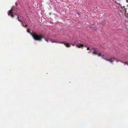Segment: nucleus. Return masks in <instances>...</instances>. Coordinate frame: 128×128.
Instances as JSON below:
<instances>
[{"instance_id": "nucleus-14", "label": "nucleus", "mask_w": 128, "mask_h": 128, "mask_svg": "<svg viewBox=\"0 0 128 128\" xmlns=\"http://www.w3.org/2000/svg\"><path fill=\"white\" fill-rule=\"evenodd\" d=\"M116 62H118V60H116Z\"/></svg>"}, {"instance_id": "nucleus-7", "label": "nucleus", "mask_w": 128, "mask_h": 128, "mask_svg": "<svg viewBox=\"0 0 128 128\" xmlns=\"http://www.w3.org/2000/svg\"><path fill=\"white\" fill-rule=\"evenodd\" d=\"M50 41L52 43H59V42H58L57 41H56V40H53V39H50Z\"/></svg>"}, {"instance_id": "nucleus-1", "label": "nucleus", "mask_w": 128, "mask_h": 128, "mask_svg": "<svg viewBox=\"0 0 128 128\" xmlns=\"http://www.w3.org/2000/svg\"><path fill=\"white\" fill-rule=\"evenodd\" d=\"M27 31L28 33L30 34L34 39L36 40L41 41L42 39L44 37V36L43 35H39L36 33L34 34L30 33L29 29Z\"/></svg>"}, {"instance_id": "nucleus-10", "label": "nucleus", "mask_w": 128, "mask_h": 128, "mask_svg": "<svg viewBox=\"0 0 128 128\" xmlns=\"http://www.w3.org/2000/svg\"><path fill=\"white\" fill-rule=\"evenodd\" d=\"M44 39L47 42H48V40H50V39L49 38H48L47 39H46V38H44Z\"/></svg>"}, {"instance_id": "nucleus-2", "label": "nucleus", "mask_w": 128, "mask_h": 128, "mask_svg": "<svg viewBox=\"0 0 128 128\" xmlns=\"http://www.w3.org/2000/svg\"><path fill=\"white\" fill-rule=\"evenodd\" d=\"M97 54L98 56H101V54L100 53L98 54ZM106 57V55L102 56V58L104 59L106 61H109L111 62H114L115 60V59L114 58H111V59H107L105 58Z\"/></svg>"}, {"instance_id": "nucleus-11", "label": "nucleus", "mask_w": 128, "mask_h": 128, "mask_svg": "<svg viewBox=\"0 0 128 128\" xmlns=\"http://www.w3.org/2000/svg\"><path fill=\"white\" fill-rule=\"evenodd\" d=\"M115 2H116V3H117V4H120V3H118V2H117V1H115Z\"/></svg>"}, {"instance_id": "nucleus-3", "label": "nucleus", "mask_w": 128, "mask_h": 128, "mask_svg": "<svg viewBox=\"0 0 128 128\" xmlns=\"http://www.w3.org/2000/svg\"><path fill=\"white\" fill-rule=\"evenodd\" d=\"M14 14L15 15L18 16L16 13H15L14 12H13L12 10H10L9 12L8 13V15L9 16H10L12 18L14 17Z\"/></svg>"}, {"instance_id": "nucleus-12", "label": "nucleus", "mask_w": 128, "mask_h": 128, "mask_svg": "<svg viewBox=\"0 0 128 128\" xmlns=\"http://www.w3.org/2000/svg\"><path fill=\"white\" fill-rule=\"evenodd\" d=\"M124 64H127V65H128V62H125V63H124Z\"/></svg>"}, {"instance_id": "nucleus-6", "label": "nucleus", "mask_w": 128, "mask_h": 128, "mask_svg": "<svg viewBox=\"0 0 128 128\" xmlns=\"http://www.w3.org/2000/svg\"><path fill=\"white\" fill-rule=\"evenodd\" d=\"M93 49L94 50L93 54H98V51L95 48H94Z\"/></svg>"}, {"instance_id": "nucleus-9", "label": "nucleus", "mask_w": 128, "mask_h": 128, "mask_svg": "<svg viewBox=\"0 0 128 128\" xmlns=\"http://www.w3.org/2000/svg\"><path fill=\"white\" fill-rule=\"evenodd\" d=\"M122 9L124 10V12H125V13H126V9L125 8L124 6H123L122 8Z\"/></svg>"}, {"instance_id": "nucleus-16", "label": "nucleus", "mask_w": 128, "mask_h": 128, "mask_svg": "<svg viewBox=\"0 0 128 128\" xmlns=\"http://www.w3.org/2000/svg\"><path fill=\"white\" fill-rule=\"evenodd\" d=\"M77 14H78V15H79V14H80V13H77Z\"/></svg>"}, {"instance_id": "nucleus-5", "label": "nucleus", "mask_w": 128, "mask_h": 128, "mask_svg": "<svg viewBox=\"0 0 128 128\" xmlns=\"http://www.w3.org/2000/svg\"><path fill=\"white\" fill-rule=\"evenodd\" d=\"M17 19H18V20L20 22H22V25L24 27H25L26 26H27V25H26L25 26L24 24H23V22H22V20H20L19 19V16H17Z\"/></svg>"}, {"instance_id": "nucleus-19", "label": "nucleus", "mask_w": 128, "mask_h": 128, "mask_svg": "<svg viewBox=\"0 0 128 128\" xmlns=\"http://www.w3.org/2000/svg\"><path fill=\"white\" fill-rule=\"evenodd\" d=\"M74 44H73V46H74Z\"/></svg>"}, {"instance_id": "nucleus-17", "label": "nucleus", "mask_w": 128, "mask_h": 128, "mask_svg": "<svg viewBox=\"0 0 128 128\" xmlns=\"http://www.w3.org/2000/svg\"><path fill=\"white\" fill-rule=\"evenodd\" d=\"M118 1H120L121 0H117Z\"/></svg>"}, {"instance_id": "nucleus-8", "label": "nucleus", "mask_w": 128, "mask_h": 128, "mask_svg": "<svg viewBox=\"0 0 128 128\" xmlns=\"http://www.w3.org/2000/svg\"><path fill=\"white\" fill-rule=\"evenodd\" d=\"M76 46L78 47V48H80L81 47H82L84 46V45L83 44H77L76 45Z\"/></svg>"}, {"instance_id": "nucleus-4", "label": "nucleus", "mask_w": 128, "mask_h": 128, "mask_svg": "<svg viewBox=\"0 0 128 128\" xmlns=\"http://www.w3.org/2000/svg\"><path fill=\"white\" fill-rule=\"evenodd\" d=\"M60 43L64 44L66 47H69L70 46V45L68 44L65 43V42H59Z\"/></svg>"}, {"instance_id": "nucleus-13", "label": "nucleus", "mask_w": 128, "mask_h": 128, "mask_svg": "<svg viewBox=\"0 0 128 128\" xmlns=\"http://www.w3.org/2000/svg\"><path fill=\"white\" fill-rule=\"evenodd\" d=\"M89 49H90L88 47V48H87V50H89Z\"/></svg>"}, {"instance_id": "nucleus-15", "label": "nucleus", "mask_w": 128, "mask_h": 128, "mask_svg": "<svg viewBox=\"0 0 128 128\" xmlns=\"http://www.w3.org/2000/svg\"><path fill=\"white\" fill-rule=\"evenodd\" d=\"M126 2H128V0H126Z\"/></svg>"}, {"instance_id": "nucleus-18", "label": "nucleus", "mask_w": 128, "mask_h": 128, "mask_svg": "<svg viewBox=\"0 0 128 128\" xmlns=\"http://www.w3.org/2000/svg\"><path fill=\"white\" fill-rule=\"evenodd\" d=\"M85 46L86 47H87V46Z\"/></svg>"}]
</instances>
